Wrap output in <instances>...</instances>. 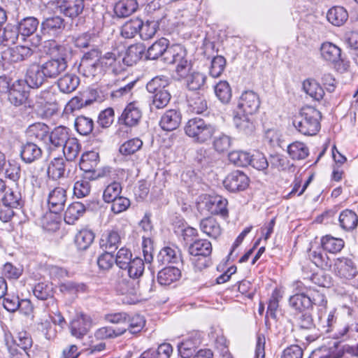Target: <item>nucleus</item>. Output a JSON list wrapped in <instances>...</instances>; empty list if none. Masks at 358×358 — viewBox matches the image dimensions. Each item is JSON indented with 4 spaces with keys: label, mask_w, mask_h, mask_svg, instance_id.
I'll return each instance as SVG.
<instances>
[{
    "label": "nucleus",
    "mask_w": 358,
    "mask_h": 358,
    "mask_svg": "<svg viewBox=\"0 0 358 358\" xmlns=\"http://www.w3.org/2000/svg\"><path fill=\"white\" fill-rule=\"evenodd\" d=\"M142 26V20L139 18H134L126 22L121 28V35L125 38H132L137 34Z\"/></svg>",
    "instance_id": "obj_44"
},
{
    "label": "nucleus",
    "mask_w": 358,
    "mask_h": 358,
    "mask_svg": "<svg viewBox=\"0 0 358 358\" xmlns=\"http://www.w3.org/2000/svg\"><path fill=\"white\" fill-rule=\"evenodd\" d=\"M80 67L83 71V75L86 77H95L101 74L103 71L100 61L81 62Z\"/></svg>",
    "instance_id": "obj_59"
},
{
    "label": "nucleus",
    "mask_w": 358,
    "mask_h": 358,
    "mask_svg": "<svg viewBox=\"0 0 358 358\" xmlns=\"http://www.w3.org/2000/svg\"><path fill=\"white\" fill-rule=\"evenodd\" d=\"M229 160L238 166H247L250 163V153L242 150H234L229 153Z\"/></svg>",
    "instance_id": "obj_55"
},
{
    "label": "nucleus",
    "mask_w": 358,
    "mask_h": 358,
    "mask_svg": "<svg viewBox=\"0 0 358 358\" xmlns=\"http://www.w3.org/2000/svg\"><path fill=\"white\" fill-rule=\"evenodd\" d=\"M138 8L136 0H120L115 3L114 12L118 17H126L134 13Z\"/></svg>",
    "instance_id": "obj_35"
},
{
    "label": "nucleus",
    "mask_w": 358,
    "mask_h": 358,
    "mask_svg": "<svg viewBox=\"0 0 358 358\" xmlns=\"http://www.w3.org/2000/svg\"><path fill=\"white\" fill-rule=\"evenodd\" d=\"M84 205L80 202H73L69 206L64 213V220L68 224H73L85 212Z\"/></svg>",
    "instance_id": "obj_46"
},
{
    "label": "nucleus",
    "mask_w": 358,
    "mask_h": 358,
    "mask_svg": "<svg viewBox=\"0 0 358 358\" xmlns=\"http://www.w3.org/2000/svg\"><path fill=\"white\" fill-rule=\"evenodd\" d=\"M181 275L180 271L175 266L165 267L157 275V280L162 285H169L177 281Z\"/></svg>",
    "instance_id": "obj_34"
},
{
    "label": "nucleus",
    "mask_w": 358,
    "mask_h": 358,
    "mask_svg": "<svg viewBox=\"0 0 358 358\" xmlns=\"http://www.w3.org/2000/svg\"><path fill=\"white\" fill-rule=\"evenodd\" d=\"M94 239V234L90 230H81L75 237V244L78 250H85L92 243Z\"/></svg>",
    "instance_id": "obj_50"
},
{
    "label": "nucleus",
    "mask_w": 358,
    "mask_h": 358,
    "mask_svg": "<svg viewBox=\"0 0 358 358\" xmlns=\"http://www.w3.org/2000/svg\"><path fill=\"white\" fill-rule=\"evenodd\" d=\"M173 348L169 343H162L155 350L150 349L143 352L139 358H169Z\"/></svg>",
    "instance_id": "obj_38"
},
{
    "label": "nucleus",
    "mask_w": 358,
    "mask_h": 358,
    "mask_svg": "<svg viewBox=\"0 0 358 358\" xmlns=\"http://www.w3.org/2000/svg\"><path fill=\"white\" fill-rule=\"evenodd\" d=\"M121 244V236L116 230H109L101 235L99 245L104 251L114 252Z\"/></svg>",
    "instance_id": "obj_21"
},
{
    "label": "nucleus",
    "mask_w": 358,
    "mask_h": 358,
    "mask_svg": "<svg viewBox=\"0 0 358 358\" xmlns=\"http://www.w3.org/2000/svg\"><path fill=\"white\" fill-rule=\"evenodd\" d=\"M251 115L239 111L236 112L234 117V122L239 131L245 134H250L254 131L255 124Z\"/></svg>",
    "instance_id": "obj_28"
},
{
    "label": "nucleus",
    "mask_w": 358,
    "mask_h": 358,
    "mask_svg": "<svg viewBox=\"0 0 358 358\" xmlns=\"http://www.w3.org/2000/svg\"><path fill=\"white\" fill-rule=\"evenodd\" d=\"M66 191L64 187H56L48 195V206L50 210L55 214L62 212L66 201Z\"/></svg>",
    "instance_id": "obj_10"
},
{
    "label": "nucleus",
    "mask_w": 358,
    "mask_h": 358,
    "mask_svg": "<svg viewBox=\"0 0 358 358\" xmlns=\"http://www.w3.org/2000/svg\"><path fill=\"white\" fill-rule=\"evenodd\" d=\"M99 156L96 152L90 151L84 153L80 161V167L84 171H90L98 165Z\"/></svg>",
    "instance_id": "obj_47"
},
{
    "label": "nucleus",
    "mask_w": 358,
    "mask_h": 358,
    "mask_svg": "<svg viewBox=\"0 0 358 358\" xmlns=\"http://www.w3.org/2000/svg\"><path fill=\"white\" fill-rule=\"evenodd\" d=\"M41 156L42 150L36 143L27 142L21 147L20 157L25 163H32L39 159Z\"/></svg>",
    "instance_id": "obj_25"
},
{
    "label": "nucleus",
    "mask_w": 358,
    "mask_h": 358,
    "mask_svg": "<svg viewBox=\"0 0 358 358\" xmlns=\"http://www.w3.org/2000/svg\"><path fill=\"white\" fill-rule=\"evenodd\" d=\"M34 54V50L26 45H16L8 49L6 58L10 62H20L28 59Z\"/></svg>",
    "instance_id": "obj_24"
},
{
    "label": "nucleus",
    "mask_w": 358,
    "mask_h": 358,
    "mask_svg": "<svg viewBox=\"0 0 358 358\" xmlns=\"http://www.w3.org/2000/svg\"><path fill=\"white\" fill-rule=\"evenodd\" d=\"M40 64L33 63L28 67L25 76L26 85L29 88H38L45 82L46 77Z\"/></svg>",
    "instance_id": "obj_13"
},
{
    "label": "nucleus",
    "mask_w": 358,
    "mask_h": 358,
    "mask_svg": "<svg viewBox=\"0 0 358 358\" xmlns=\"http://www.w3.org/2000/svg\"><path fill=\"white\" fill-rule=\"evenodd\" d=\"M143 145V141L138 138H134L124 142L119 149L123 155H131L139 150Z\"/></svg>",
    "instance_id": "obj_61"
},
{
    "label": "nucleus",
    "mask_w": 358,
    "mask_h": 358,
    "mask_svg": "<svg viewBox=\"0 0 358 358\" xmlns=\"http://www.w3.org/2000/svg\"><path fill=\"white\" fill-rule=\"evenodd\" d=\"M80 84L79 78L71 73H66L57 81V85L63 93H71L75 91Z\"/></svg>",
    "instance_id": "obj_36"
},
{
    "label": "nucleus",
    "mask_w": 358,
    "mask_h": 358,
    "mask_svg": "<svg viewBox=\"0 0 358 358\" xmlns=\"http://www.w3.org/2000/svg\"><path fill=\"white\" fill-rule=\"evenodd\" d=\"M90 327V317L83 313L76 315L70 325L71 335L77 338H82L86 335Z\"/></svg>",
    "instance_id": "obj_14"
},
{
    "label": "nucleus",
    "mask_w": 358,
    "mask_h": 358,
    "mask_svg": "<svg viewBox=\"0 0 358 358\" xmlns=\"http://www.w3.org/2000/svg\"><path fill=\"white\" fill-rule=\"evenodd\" d=\"M66 160L62 157H55L49 164L47 173L50 178L58 180L66 174Z\"/></svg>",
    "instance_id": "obj_26"
},
{
    "label": "nucleus",
    "mask_w": 358,
    "mask_h": 358,
    "mask_svg": "<svg viewBox=\"0 0 358 358\" xmlns=\"http://www.w3.org/2000/svg\"><path fill=\"white\" fill-rule=\"evenodd\" d=\"M13 345L17 348L33 352L31 350L33 345V341L29 333L21 331L13 338Z\"/></svg>",
    "instance_id": "obj_54"
},
{
    "label": "nucleus",
    "mask_w": 358,
    "mask_h": 358,
    "mask_svg": "<svg viewBox=\"0 0 358 358\" xmlns=\"http://www.w3.org/2000/svg\"><path fill=\"white\" fill-rule=\"evenodd\" d=\"M303 90L307 94L316 101L321 100L324 95L323 88L313 79L305 80L303 83Z\"/></svg>",
    "instance_id": "obj_39"
},
{
    "label": "nucleus",
    "mask_w": 358,
    "mask_h": 358,
    "mask_svg": "<svg viewBox=\"0 0 358 358\" xmlns=\"http://www.w3.org/2000/svg\"><path fill=\"white\" fill-rule=\"evenodd\" d=\"M321 113L314 107H303L299 116L293 120V125L302 134L314 136L320 129Z\"/></svg>",
    "instance_id": "obj_3"
},
{
    "label": "nucleus",
    "mask_w": 358,
    "mask_h": 358,
    "mask_svg": "<svg viewBox=\"0 0 358 358\" xmlns=\"http://www.w3.org/2000/svg\"><path fill=\"white\" fill-rule=\"evenodd\" d=\"M188 252L190 255L210 256L212 253V245L206 239H199L189 246Z\"/></svg>",
    "instance_id": "obj_37"
},
{
    "label": "nucleus",
    "mask_w": 358,
    "mask_h": 358,
    "mask_svg": "<svg viewBox=\"0 0 358 358\" xmlns=\"http://www.w3.org/2000/svg\"><path fill=\"white\" fill-rule=\"evenodd\" d=\"M157 261L162 264H177L182 261V253L180 249L176 245L164 247L159 251Z\"/></svg>",
    "instance_id": "obj_19"
},
{
    "label": "nucleus",
    "mask_w": 358,
    "mask_h": 358,
    "mask_svg": "<svg viewBox=\"0 0 358 358\" xmlns=\"http://www.w3.org/2000/svg\"><path fill=\"white\" fill-rule=\"evenodd\" d=\"M158 29L157 22L155 21H142V26L139 29V35L143 40H148L152 38Z\"/></svg>",
    "instance_id": "obj_64"
},
{
    "label": "nucleus",
    "mask_w": 358,
    "mask_h": 358,
    "mask_svg": "<svg viewBox=\"0 0 358 358\" xmlns=\"http://www.w3.org/2000/svg\"><path fill=\"white\" fill-rule=\"evenodd\" d=\"M327 19L331 24L341 27L343 25L348 19V13L342 6H334L327 13Z\"/></svg>",
    "instance_id": "obj_32"
},
{
    "label": "nucleus",
    "mask_w": 358,
    "mask_h": 358,
    "mask_svg": "<svg viewBox=\"0 0 358 358\" xmlns=\"http://www.w3.org/2000/svg\"><path fill=\"white\" fill-rule=\"evenodd\" d=\"M320 243L324 251L331 254L340 252L345 246V241L340 238L331 235H326L321 238Z\"/></svg>",
    "instance_id": "obj_30"
},
{
    "label": "nucleus",
    "mask_w": 358,
    "mask_h": 358,
    "mask_svg": "<svg viewBox=\"0 0 358 358\" xmlns=\"http://www.w3.org/2000/svg\"><path fill=\"white\" fill-rule=\"evenodd\" d=\"M75 127L80 134L86 136L92 131L94 122L91 118L85 116H78L75 120Z\"/></svg>",
    "instance_id": "obj_57"
},
{
    "label": "nucleus",
    "mask_w": 358,
    "mask_h": 358,
    "mask_svg": "<svg viewBox=\"0 0 358 358\" xmlns=\"http://www.w3.org/2000/svg\"><path fill=\"white\" fill-rule=\"evenodd\" d=\"M181 119L180 111L175 109L168 110L161 117L159 125L163 130L171 131L179 127Z\"/></svg>",
    "instance_id": "obj_20"
},
{
    "label": "nucleus",
    "mask_w": 358,
    "mask_h": 358,
    "mask_svg": "<svg viewBox=\"0 0 358 358\" xmlns=\"http://www.w3.org/2000/svg\"><path fill=\"white\" fill-rule=\"evenodd\" d=\"M309 258L319 268L327 269L331 266L330 259L321 249L310 250Z\"/></svg>",
    "instance_id": "obj_52"
},
{
    "label": "nucleus",
    "mask_w": 358,
    "mask_h": 358,
    "mask_svg": "<svg viewBox=\"0 0 358 358\" xmlns=\"http://www.w3.org/2000/svg\"><path fill=\"white\" fill-rule=\"evenodd\" d=\"M57 7L60 13L73 19L82 13L85 7L84 0L59 1Z\"/></svg>",
    "instance_id": "obj_17"
},
{
    "label": "nucleus",
    "mask_w": 358,
    "mask_h": 358,
    "mask_svg": "<svg viewBox=\"0 0 358 358\" xmlns=\"http://www.w3.org/2000/svg\"><path fill=\"white\" fill-rule=\"evenodd\" d=\"M169 79L164 76H158L150 80L146 85L147 90L153 94L162 92L163 90H168Z\"/></svg>",
    "instance_id": "obj_48"
},
{
    "label": "nucleus",
    "mask_w": 358,
    "mask_h": 358,
    "mask_svg": "<svg viewBox=\"0 0 358 358\" xmlns=\"http://www.w3.org/2000/svg\"><path fill=\"white\" fill-rule=\"evenodd\" d=\"M2 174L6 178L17 182L19 180L21 176V167L20 165L15 161H8L6 166H4Z\"/></svg>",
    "instance_id": "obj_56"
},
{
    "label": "nucleus",
    "mask_w": 358,
    "mask_h": 358,
    "mask_svg": "<svg viewBox=\"0 0 358 358\" xmlns=\"http://www.w3.org/2000/svg\"><path fill=\"white\" fill-rule=\"evenodd\" d=\"M182 80L185 81L189 90H197L204 85L206 80V76L202 73L193 70Z\"/></svg>",
    "instance_id": "obj_43"
},
{
    "label": "nucleus",
    "mask_w": 358,
    "mask_h": 358,
    "mask_svg": "<svg viewBox=\"0 0 358 358\" xmlns=\"http://www.w3.org/2000/svg\"><path fill=\"white\" fill-rule=\"evenodd\" d=\"M287 152L292 159L301 160L308 157L309 150L303 143L296 141L289 145Z\"/></svg>",
    "instance_id": "obj_45"
},
{
    "label": "nucleus",
    "mask_w": 358,
    "mask_h": 358,
    "mask_svg": "<svg viewBox=\"0 0 358 358\" xmlns=\"http://www.w3.org/2000/svg\"><path fill=\"white\" fill-rule=\"evenodd\" d=\"M216 129V126L200 117L189 119L184 127L185 134L198 143H205L210 141Z\"/></svg>",
    "instance_id": "obj_4"
},
{
    "label": "nucleus",
    "mask_w": 358,
    "mask_h": 358,
    "mask_svg": "<svg viewBox=\"0 0 358 358\" xmlns=\"http://www.w3.org/2000/svg\"><path fill=\"white\" fill-rule=\"evenodd\" d=\"M301 282H296V289L299 292L289 297V303L292 308L302 312L312 308L313 305L320 306L326 305L327 300L324 294L318 291L301 287Z\"/></svg>",
    "instance_id": "obj_2"
},
{
    "label": "nucleus",
    "mask_w": 358,
    "mask_h": 358,
    "mask_svg": "<svg viewBox=\"0 0 358 358\" xmlns=\"http://www.w3.org/2000/svg\"><path fill=\"white\" fill-rule=\"evenodd\" d=\"M116 265L120 269H126L129 262L134 259L132 258V252L131 250L125 247L121 248L114 257Z\"/></svg>",
    "instance_id": "obj_58"
},
{
    "label": "nucleus",
    "mask_w": 358,
    "mask_h": 358,
    "mask_svg": "<svg viewBox=\"0 0 358 358\" xmlns=\"http://www.w3.org/2000/svg\"><path fill=\"white\" fill-rule=\"evenodd\" d=\"M125 324L127 327H120V329H124L125 332L128 331L131 334H136L143 329L145 324V320L144 317L140 315H134L132 316L127 315Z\"/></svg>",
    "instance_id": "obj_41"
},
{
    "label": "nucleus",
    "mask_w": 358,
    "mask_h": 358,
    "mask_svg": "<svg viewBox=\"0 0 358 358\" xmlns=\"http://www.w3.org/2000/svg\"><path fill=\"white\" fill-rule=\"evenodd\" d=\"M63 153L66 161H73L80 151V145L76 138L70 137L62 146Z\"/></svg>",
    "instance_id": "obj_42"
},
{
    "label": "nucleus",
    "mask_w": 358,
    "mask_h": 358,
    "mask_svg": "<svg viewBox=\"0 0 358 358\" xmlns=\"http://www.w3.org/2000/svg\"><path fill=\"white\" fill-rule=\"evenodd\" d=\"M338 222L342 229L350 231L357 227L358 224V216L352 210L345 209L340 213Z\"/></svg>",
    "instance_id": "obj_33"
},
{
    "label": "nucleus",
    "mask_w": 358,
    "mask_h": 358,
    "mask_svg": "<svg viewBox=\"0 0 358 358\" xmlns=\"http://www.w3.org/2000/svg\"><path fill=\"white\" fill-rule=\"evenodd\" d=\"M249 182V178L245 173L236 170L228 174L223 183L227 189L236 192L245 190L248 187Z\"/></svg>",
    "instance_id": "obj_6"
},
{
    "label": "nucleus",
    "mask_w": 358,
    "mask_h": 358,
    "mask_svg": "<svg viewBox=\"0 0 358 358\" xmlns=\"http://www.w3.org/2000/svg\"><path fill=\"white\" fill-rule=\"evenodd\" d=\"M29 88L26 82L22 80H16L8 92V100L15 106L22 105L29 97Z\"/></svg>",
    "instance_id": "obj_9"
},
{
    "label": "nucleus",
    "mask_w": 358,
    "mask_h": 358,
    "mask_svg": "<svg viewBox=\"0 0 358 358\" xmlns=\"http://www.w3.org/2000/svg\"><path fill=\"white\" fill-rule=\"evenodd\" d=\"M33 293L37 299L47 300L52 296L53 288L50 284L39 282L35 285Z\"/></svg>",
    "instance_id": "obj_62"
},
{
    "label": "nucleus",
    "mask_w": 358,
    "mask_h": 358,
    "mask_svg": "<svg viewBox=\"0 0 358 358\" xmlns=\"http://www.w3.org/2000/svg\"><path fill=\"white\" fill-rule=\"evenodd\" d=\"M49 127L41 122H37L31 125L28 129V134L30 136L47 143L49 134Z\"/></svg>",
    "instance_id": "obj_53"
},
{
    "label": "nucleus",
    "mask_w": 358,
    "mask_h": 358,
    "mask_svg": "<svg viewBox=\"0 0 358 358\" xmlns=\"http://www.w3.org/2000/svg\"><path fill=\"white\" fill-rule=\"evenodd\" d=\"M334 271L335 274L343 280H352L358 275L355 263L347 257H341L334 259Z\"/></svg>",
    "instance_id": "obj_5"
},
{
    "label": "nucleus",
    "mask_w": 358,
    "mask_h": 358,
    "mask_svg": "<svg viewBox=\"0 0 358 358\" xmlns=\"http://www.w3.org/2000/svg\"><path fill=\"white\" fill-rule=\"evenodd\" d=\"M227 205V199L220 195L209 196L205 203L209 213L223 217H227L229 215Z\"/></svg>",
    "instance_id": "obj_12"
},
{
    "label": "nucleus",
    "mask_w": 358,
    "mask_h": 358,
    "mask_svg": "<svg viewBox=\"0 0 358 358\" xmlns=\"http://www.w3.org/2000/svg\"><path fill=\"white\" fill-rule=\"evenodd\" d=\"M122 192L121 184L113 181L106 186L103 193V199L105 202L110 203L120 196Z\"/></svg>",
    "instance_id": "obj_60"
},
{
    "label": "nucleus",
    "mask_w": 358,
    "mask_h": 358,
    "mask_svg": "<svg viewBox=\"0 0 358 358\" xmlns=\"http://www.w3.org/2000/svg\"><path fill=\"white\" fill-rule=\"evenodd\" d=\"M45 48L52 58L41 64V66L46 78H56L67 68V50L65 46L53 40L48 41Z\"/></svg>",
    "instance_id": "obj_1"
},
{
    "label": "nucleus",
    "mask_w": 358,
    "mask_h": 358,
    "mask_svg": "<svg viewBox=\"0 0 358 358\" xmlns=\"http://www.w3.org/2000/svg\"><path fill=\"white\" fill-rule=\"evenodd\" d=\"M69 138V129L59 126L55 128L50 133L49 132L46 144L50 150L62 148Z\"/></svg>",
    "instance_id": "obj_15"
},
{
    "label": "nucleus",
    "mask_w": 358,
    "mask_h": 358,
    "mask_svg": "<svg viewBox=\"0 0 358 358\" xmlns=\"http://www.w3.org/2000/svg\"><path fill=\"white\" fill-rule=\"evenodd\" d=\"M38 24L39 22L36 17H27L18 23L17 28L22 36H30L37 30Z\"/></svg>",
    "instance_id": "obj_40"
},
{
    "label": "nucleus",
    "mask_w": 358,
    "mask_h": 358,
    "mask_svg": "<svg viewBox=\"0 0 358 358\" xmlns=\"http://www.w3.org/2000/svg\"><path fill=\"white\" fill-rule=\"evenodd\" d=\"M64 28V20L59 16L48 17L41 23V30L43 33L54 37H57L61 34Z\"/></svg>",
    "instance_id": "obj_16"
},
{
    "label": "nucleus",
    "mask_w": 358,
    "mask_h": 358,
    "mask_svg": "<svg viewBox=\"0 0 358 358\" xmlns=\"http://www.w3.org/2000/svg\"><path fill=\"white\" fill-rule=\"evenodd\" d=\"M344 348L337 341H330L327 345L314 350L309 358H341Z\"/></svg>",
    "instance_id": "obj_7"
},
{
    "label": "nucleus",
    "mask_w": 358,
    "mask_h": 358,
    "mask_svg": "<svg viewBox=\"0 0 358 358\" xmlns=\"http://www.w3.org/2000/svg\"><path fill=\"white\" fill-rule=\"evenodd\" d=\"M129 278L132 279H138L143 275L145 270L144 261L138 257H135L132 259L128 266L126 268Z\"/></svg>",
    "instance_id": "obj_51"
},
{
    "label": "nucleus",
    "mask_w": 358,
    "mask_h": 358,
    "mask_svg": "<svg viewBox=\"0 0 358 358\" xmlns=\"http://www.w3.org/2000/svg\"><path fill=\"white\" fill-rule=\"evenodd\" d=\"M170 45L169 41L165 38H161L153 43L147 50L145 57L148 59L155 60L162 57L164 62L166 52L169 50Z\"/></svg>",
    "instance_id": "obj_18"
},
{
    "label": "nucleus",
    "mask_w": 358,
    "mask_h": 358,
    "mask_svg": "<svg viewBox=\"0 0 358 358\" xmlns=\"http://www.w3.org/2000/svg\"><path fill=\"white\" fill-rule=\"evenodd\" d=\"M201 231L211 238L216 239L222 234V229L218 222L213 217L202 219L199 223Z\"/></svg>",
    "instance_id": "obj_27"
},
{
    "label": "nucleus",
    "mask_w": 358,
    "mask_h": 358,
    "mask_svg": "<svg viewBox=\"0 0 358 358\" xmlns=\"http://www.w3.org/2000/svg\"><path fill=\"white\" fill-rule=\"evenodd\" d=\"M259 106L260 101L257 94L253 91H245L240 97L238 111L252 115L258 110Z\"/></svg>",
    "instance_id": "obj_8"
},
{
    "label": "nucleus",
    "mask_w": 358,
    "mask_h": 358,
    "mask_svg": "<svg viewBox=\"0 0 358 358\" xmlns=\"http://www.w3.org/2000/svg\"><path fill=\"white\" fill-rule=\"evenodd\" d=\"M141 117V110L135 102H131L123 110L119 118V122L126 127H133L138 124Z\"/></svg>",
    "instance_id": "obj_11"
},
{
    "label": "nucleus",
    "mask_w": 358,
    "mask_h": 358,
    "mask_svg": "<svg viewBox=\"0 0 358 358\" xmlns=\"http://www.w3.org/2000/svg\"><path fill=\"white\" fill-rule=\"evenodd\" d=\"M145 47L142 43H136L129 46L124 57H122L123 63L127 66H132L139 61L145 54Z\"/></svg>",
    "instance_id": "obj_31"
},
{
    "label": "nucleus",
    "mask_w": 358,
    "mask_h": 358,
    "mask_svg": "<svg viewBox=\"0 0 358 358\" xmlns=\"http://www.w3.org/2000/svg\"><path fill=\"white\" fill-rule=\"evenodd\" d=\"M215 94L222 103H228L231 99L232 92L229 83L226 80L220 81L215 86Z\"/></svg>",
    "instance_id": "obj_49"
},
{
    "label": "nucleus",
    "mask_w": 358,
    "mask_h": 358,
    "mask_svg": "<svg viewBox=\"0 0 358 358\" xmlns=\"http://www.w3.org/2000/svg\"><path fill=\"white\" fill-rule=\"evenodd\" d=\"M320 54L323 59L336 64L343 62L341 49L331 42H324L321 45Z\"/></svg>",
    "instance_id": "obj_22"
},
{
    "label": "nucleus",
    "mask_w": 358,
    "mask_h": 358,
    "mask_svg": "<svg viewBox=\"0 0 358 358\" xmlns=\"http://www.w3.org/2000/svg\"><path fill=\"white\" fill-rule=\"evenodd\" d=\"M164 62L168 64H177L188 59L186 48L180 44H173L166 52Z\"/></svg>",
    "instance_id": "obj_23"
},
{
    "label": "nucleus",
    "mask_w": 358,
    "mask_h": 358,
    "mask_svg": "<svg viewBox=\"0 0 358 358\" xmlns=\"http://www.w3.org/2000/svg\"><path fill=\"white\" fill-rule=\"evenodd\" d=\"M3 45L14 44L16 43L20 31L17 27L8 24L3 27Z\"/></svg>",
    "instance_id": "obj_63"
},
{
    "label": "nucleus",
    "mask_w": 358,
    "mask_h": 358,
    "mask_svg": "<svg viewBox=\"0 0 358 358\" xmlns=\"http://www.w3.org/2000/svg\"><path fill=\"white\" fill-rule=\"evenodd\" d=\"M99 61L103 71L111 69L113 72L122 69V64H124L122 56L115 52L106 53L101 57Z\"/></svg>",
    "instance_id": "obj_29"
}]
</instances>
